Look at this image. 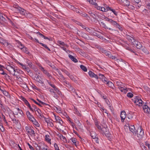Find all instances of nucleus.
Instances as JSON below:
<instances>
[{
    "label": "nucleus",
    "instance_id": "c756f323",
    "mask_svg": "<svg viewBox=\"0 0 150 150\" xmlns=\"http://www.w3.org/2000/svg\"><path fill=\"white\" fill-rule=\"evenodd\" d=\"M31 121L33 122V124L37 127H39L40 124L38 122L36 121L35 118V120H31Z\"/></svg>",
    "mask_w": 150,
    "mask_h": 150
},
{
    "label": "nucleus",
    "instance_id": "ea45409f",
    "mask_svg": "<svg viewBox=\"0 0 150 150\" xmlns=\"http://www.w3.org/2000/svg\"><path fill=\"white\" fill-rule=\"evenodd\" d=\"M115 27L117 28L121 31H122L123 30V28L118 23L115 26Z\"/></svg>",
    "mask_w": 150,
    "mask_h": 150
},
{
    "label": "nucleus",
    "instance_id": "1a4fd4ad",
    "mask_svg": "<svg viewBox=\"0 0 150 150\" xmlns=\"http://www.w3.org/2000/svg\"><path fill=\"white\" fill-rule=\"evenodd\" d=\"M132 44L135 46L138 49H140L142 47V45L141 43L139 42L136 41L135 40L133 42Z\"/></svg>",
    "mask_w": 150,
    "mask_h": 150
},
{
    "label": "nucleus",
    "instance_id": "393cba45",
    "mask_svg": "<svg viewBox=\"0 0 150 150\" xmlns=\"http://www.w3.org/2000/svg\"><path fill=\"white\" fill-rule=\"evenodd\" d=\"M45 141L50 144H51V139L50 136L48 134H46L45 136Z\"/></svg>",
    "mask_w": 150,
    "mask_h": 150
},
{
    "label": "nucleus",
    "instance_id": "2eb2a0df",
    "mask_svg": "<svg viewBox=\"0 0 150 150\" xmlns=\"http://www.w3.org/2000/svg\"><path fill=\"white\" fill-rule=\"evenodd\" d=\"M26 115L30 120L31 121L32 120H35V118L31 114L29 111H28L26 112Z\"/></svg>",
    "mask_w": 150,
    "mask_h": 150
},
{
    "label": "nucleus",
    "instance_id": "6e6d98bb",
    "mask_svg": "<svg viewBox=\"0 0 150 150\" xmlns=\"http://www.w3.org/2000/svg\"><path fill=\"white\" fill-rule=\"evenodd\" d=\"M104 7L105 8V9H107L108 10V11L110 10V8L106 4L104 5Z\"/></svg>",
    "mask_w": 150,
    "mask_h": 150
},
{
    "label": "nucleus",
    "instance_id": "c03bdc74",
    "mask_svg": "<svg viewBox=\"0 0 150 150\" xmlns=\"http://www.w3.org/2000/svg\"><path fill=\"white\" fill-rule=\"evenodd\" d=\"M38 34H39V35L41 36L42 37L44 38L45 39H48V38L47 37H45L41 33H40L38 32L37 33Z\"/></svg>",
    "mask_w": 150,
    "mask_h": 150
},
{
    "label": "nucleus",
    "instance_id": "4be33fe9",
    "mask_svg": "<svg viewBox=\"0 0 150 150\" xmlns=\"http://www.w3.org/2000/svg\"><path fill=\"white\" fill-rule=\"evenodd\" d=\"M124 86H122L121 87H118L120 90L122 92H123L125 93H126L127 91V88H124Z\"/></svg>",
    "mask_w": 150,
    "mask_h": 150
},
{
    "label": "nucleus",
    "instance_id": "0eeeda50",
    "mask_svg": "<svg viewBox=\"0 0 150 150\" xmlns=\"http://www.w3.org/2000/svg\"><path fill=\"white\" fill-rule=\"evenodd\" d=\"M25 129L27 132L30 134V135H35L34 131L31 129L30 127H26Z\"/></svg>",
    "mask_w": 150,
    "mask_h": 150
},
{
    "label": "nucleus",
    "instance_id": "473e14b6",
    "mask_svg": "<svg viewBox=\"0 0 150 150\" xmlns=\"http://www.w3.org/2000/svg\"><path fill=\"white\" fill-rule=\"evenodd\" d=\"M89 13L90 15L91 16H92V17L94 18H97V16L93 13L91 11H89Z\"/></svg>",
    "mask_w": 150,
    "mask_h": 150
},
{
    "label": "nucleus",
    "instance_id": "f8f14e48",
    "mask_svg": "<svg viewBox=\"0 0 150 150\" xmlns=\"http://www.w3.org/2000/svg\"><path fill=\"white\" fill-rule=\"evenodd\" d=\"M54 116L56 120V122L59 123L61 125H62L63 122L61 120V118L59 117L56 116L55 115H54Z\"/></svg>",
    "mask_w": 150,
    "mask_h": 150
},
{
    "label": "nucleus",
    "instance_id": "f03ea898",
    "mask_svg": "<svg viewBox=\"0 0 150 150\" xmlns=\"http://www.w3.org/2000/svg\"><path fill=\"white\" fill-rule=\"evenodd\" d=\"M6 69L9 71L10 73L13 74V75L15 76L16 75L15 74L16 72V69L14 65L13 64H10L9 65H8L6 67Z\"/></svg>",
    "mask_w": 150,
    "mask_h": 150
},
{
    "label": "nucleus",
    "instance_id": "9d476101",
    "mask_svg": "<svg viewBox=\"0 0 150 150\" xmlns=\"http://www.w3.org/2000/svg\"><path fill=\"white\" fill-rule=\"evenodd\" d=\"M100 50L101 52L103 53H104L106 55L108 56V57H109L110 56L111 53L110 52L105 50L101 47H100Z\"/></svg>",
    "mask_w": 150,
    "mask_h": 150
},
{
    "label": "nucleus",
    "instance_id": "a19ab883",
    "mask_svg": "<svg viewBox=\"0 0 150 150\" xmlns=\"http://www.w3.org/2000/svg\"><path fill=\"white\" fill-rule=\"evenodd\" d=\"M71 140L73 143L76 145V139L74 138H71Z\"/></svg>",
    "mask_w": 150,
    "mask_h": 150
},
{
    "label": "nucleus",
    "instance_id": "cd10ccee",
    "mask_svg": "<svg viewBox=\"0 0 150 150\" xmlns=\"http://www.w3.org/2000/svg\"><path fill=\"white\" fill-rule=\"evenodd\" d=\"M64 85L67 87L68 88H69L71 87V85L68 81H64Z\"/></svg>",
    "mask_w": 150,
    "mask_h": 150
},
{
    "label": "nucleus",
    "instance_id": "79ce46f5",
    "mask_svg": "<svg viewBox=\"0 0 150 150\" xmlns=\"http://www.w3.org/2000/svg\"><path fill=\"white\" fill-rule=\"evenodd\" d=\"M127 117L130 120L132 119L133 118L132 115L130 113H129L127 114Z\"/></svg>",
    "mask_w": 150,
    "mask_h": 150
},
{
    "label": "nucleus",
    "instance_id": "5fc2aeb1",
    "mask_svg": "<svg viewBox=\"0 0 150 150\" xmlns=\"http://www.w3.org/2000/svg\"><path fill=\"white\" fill-rule=\"evenodd\" d=\"M99 78L101 80H102L105 77V76L103 74H99Z\"/></svg>",
    "mask_w": 150,
    "mask_h": 150
},
{
    "label": "nucleus",
    "instance_id": "8fccbe9b",
    "mask_svg": "<svg viewBox=\"0 0 150 150\" xmlns=\"http://www.w3.org/2000/svg\"><path fill=\"white\" fill-rule=\"evenodd\" d=\"M100 110L103 112H104L105 113H106L107 114H108V112H107V110H106L104 108H101V109H100Z\"/></svg>",
    "mask_w": 150,
    "mask_h": 150
},
{
    "label": "nucleus",
    "instance_id": "423d86ee",
    "mask_svg": "<svg viewBox=\"0 0 150 150\" xmlns=\"http://www.w3.org/2000/svg\"><path fill=\"white\" fill-rule=\"evenodd\" d=\"M40 69L43 71V73L49 79H51L52 76L46 70H45L42 67H40Z\"/></svg>",
    "mask_w": 150,
    "mask_h": 150
},
{
    "label": "nucleus",
    "instance_id": "37998d69",
    "mask_svg": "<svg viewBox=\"0 0 150 150\" xmlns=\"http://www.w3.org/2000/svg\"><path fill=\"white\" fill-rule=\"evenodd\" d=\"M117 85L119 86V87H121L122 86H124L123 85V84L122 83L120 82H117L116 83Z\"/></svg>",
    "mask_w": 150,
    "mask_h": 150
},
{
    "label": "nucleus",
    "instance_id": "a878e982",
    "mask_svg": "<svg viewBox=\"0 0 150 150\" xmlns=\"http://www.w3.org/2000/svg\"><path fill=\"white\" fill-rule=\"evenodd\" d=\"M122 2L125 6H127L129 5L130 2L127 0H123Z\"/></svg>",
    "mask_w": 150,
    "mask_h": 150
},
{
    "label": "nucleus",
    "instance_id": "de8ad7c7",
    "mask_svg": "<svg viewBox=\"0 0 150 150\" xmlns=\"http://www.w3.org/2000/svg\"><path fill=\"white\" fill-rule=\"evenodd\" d=\"M54 146L55 148V150H60L58 146L56 144H54Z\"/></svg>",
    "mask_w": 150,
    "mask_h": 150
},
{
    "label": "nucleus",
    "instance_id": "c9c22d12",
    "mask_svg": "<svg viewBox=\"0 0 150 150\" xmlns=\"http://www.w3.org/2000/svg\"><path fill=\"white\" fill-rule=\"evenodd\" d=\"M57 43L58 44H59V45H60L63 46H67V45L64 44V42L61 41H57Z\"/></svg>",
    "mask_w": 150,
    "mask_h": 150
},
{
    "label": "nucleus",
    "instance_id": "a211bd4d",
    "mask_svg": "<svg viewBox=\"0 0 150 150\" xmlns=\"http://www.w3.org/2000/svg\"><path fill=\"white\" fill-rule=\"evenodd\" d=\"M88 1L89 2V3L93 5L94 7L96 8L97 6H98L97 4L96 3V0H86Z\"/></svg>",
    "mask_w": 150,
    "mask_h": 150
},
{
    "label": "nucleus",
    "instance_id": "f257e3e1",
    "mask_svg": "<svg viewBox=\"0 0 150 150\" xmlns=\"http://www.w3.org/2000/svg\"><path fill=\"white\" fill-rule=\"evenodd\" d=\"M133 102L137 105L139 107L142 106L144 105V103L142 101L141 98L138 96H135L132 99Z\"/></svg>",
    "mask_w": 150,
    "mask_h": 150
},
{
    "label": "nucleus",
    "instance_id": "b1692460",
    "mask_svg": "<svg viewBox=\"0 0 150 150\" xmlns=\"http://www.w3.org/2000/svg\"><path fill=\"white\" fill-rule=\"evenodd\" d=\"M101 24L102 27L105 29H108L112 30H113V29L108 27L103 22H101Z\"/></svg>",
    "mask_w": 150,
    "mask_h": 150
},
{
    "label": "nucleus",
    "instance_id": "6ab92c4d",
    "mask_svg": "<svg viewBox=\"0 0 150 150\" xmlns=\"http://www.w3.org/2000/svg\"><path fill=\"white\" fill-rule=\"evenodd\" d=\"M88 74L89 76L91 77H94L97 79H98L99 78L98 76L97 75L95 74L91 71H90L88 72Z\"/></svg>",
    "mask_w": 150,
    "mask_h": 150
},
{
    "label": "nucleus",
    "instance_id": "bb28decb",
    "mask_svg": "<svg viewBox=\"0 0 150 150\" xmlns=\"http://www.w3.org/2000/svg\"><path fill=\"white\" fill-rule=\"evenodd\" d=\"M54 91H55V92L56 93H57V94L59 96H61L62 95L61 92L57 88L56 86L54 88Z\"/></svg>",
    "mask_w": 150,
    "mask_h": 150
},
{
    "label": "nucleus",
    "instance_id": "9b49d317",
    "mask_svg": "<svg viewBox=\"0 0 150 150\" xmlns=\"http://www.w3.org/2000/svg\"><path fill=\"white\" fill-rule=\"evenodd\" d=\"M0 43L4 45L5 46H10L11 44L8 43L6 40H4L1 38L0 37Z\"/></svg>",
    "mask_w": 150,
    "mask_h": 150
},
{
    "label": "nucleus",
    "instance_id": "5701e85b",
    "mask_svg": "<svg viewBox=\"0 0 150 150\" xmlns=\"http://www.w3.org/2000/svg\"><path fill=\"white\" fill-rule=\"evenodd\" d=\"M68 56L69 58L74 62L76 63L78 62V60H77V59L75 58L71 54H69Z\"/></svg>",
    "mask_w": 150,
    "mask_h": 150
},
{
    "label": "nucleus",
    "instance_id": "f704fd0d",
    "mask_svg": "<svg viewBox=\"0 0 150 150\" xmlns=\"http://www.w3.org/2000/svg\"><path fill=\"white\" fill-rule=\"evenodd\" d=\"M40 44L42 46L45 47V48H46L47 50L49 51H50V49L49 48V47L45 44H44L42 43H40Z\"/></svg>",
    "mask_w": 150,
    "mask_h": 150
},
{
    "label": "nucleus",
    "instance_id": "4468645a",
    "mask_svg": "<svg viewBox=\"0 0 150 150\" xmlns=\"http://www.w3.org/2000/svg\"><path fill=\"white\" fill-rule=\"evenodd\" d=\"M120 116L121 118L122 121V122H123L126 116V114L125 111H122L120 114Z\"/></svg>",
    "mask_w": 150,
    "mask_h": 150
},
{
    "label": "nucleus",
    "instance_id": "864d4df0",
    "mask_svg": "<svg viewBox=\"0 0 150 150\" xmlns=\"http://www.w3.org/2000/svg\"><path fill=\"white\" fill-rule=\"evenodd\" d=\"M110 10L115 15L117 16V12L115 11V10L110 8Z\"/></svg>",
    "mask_w": 150,
    "mask_h": 150
},
{
    "label": "nucleus",
    "instance_id": "69168bd1",
    "mask_svg": "<svg viewBox=\"0 0 150 150\" xmlns=\"http://www.w3.org/2000/svg\"><path fill=\"white\" fill-rule=\"evenodd\" d=\"M0 74L2 75H7V74L4 71L3 69L1 70H0Z\"/></svg>",
    "mask_w": 150,
    "mask_h": 150
},
{
    "label": "nucleus",
    "instance_id": "e433bc0d",
    "mask_svg": "<svg viewBox=\"0 0 150 150\" xmlns=\"http://www.w3.org/2000/svg\"><path fill=\"white\" fill-rule=\"evenodd\" d=\"M81 68L84 71L86 72L87 71V69L86 67L83 65H81L80 66Z\"/></svg>",
    "mask_w": 150,
    "mask_h": 150
},
{
    "label": "nucleus",
    "instance_id": "ddd939ff",
    "mask_svg": "<svg viewBox=\"0 0 150 150\" xmlns=\"http://www.w3.org/2000/svg\"><path fill=\"white\" fill-rule=\"evenodd\" d=\"M143 110L145 113L149 114L150 112V108L148 106L144 105L143 107Z\"/></svg>",
    "mask_w": 150,
    "mask_h": 150
},
{
    "label": "nucleus",
    "instance_id": "aec40b11",
    "mask_svg": "<svg viewBox=\"0 0 150 150\" xmlns=\"http://www.w3.org/2000/svg\"><path fill=\"white\" fill-rule=\"evenodd\" d=\"M96 8L98 10H99L103 12H106L108 11V10L107 9H105V8L104 7H102L98 6Z\"/></svg>",
    "mask_w": 150,
    "mask_h": 150
},
{
    "label": "nucleus",
    "instance_id": "58836bf2",
    "mask_svg": "<svg viewBox=\"0 0 150 150\" xmlns=\"http://www.w3.org/2000/svg\"><path fill=\"white\" fill-rule=\"evenodd\" d=\"M74 113L79 116H81L80 113L77 109L74 110Z\"/></svg>",
    "mask_w": 150,
    "mask_h": 150
},
{
    "label": "nucleus",
    "instance_id": "3c124183",
    "mask_svg": "<svg viewBox=\"0 0 150 150\" xmlns=\"http://www.w3.org/2000/svg\"><path fill=\"white\" fill-rule=\"evenodd\" d=\"M104 83H105L106 82L107 83V82L108 81V79L107 78H106L105 76L104 78H103L102 80H101Z\"/></svg>",
    "mask_w": 150,
    "mask_h": 150
},
{
    "label": "nucleus",
    "instance_id": "774afa93",
    "mask_svg": "<svg viewBox=\"0 0 150 150\" xmlns=\"http://www.w3.org/2000/svg\"><path fill=\"white\" fill-rule=\"evenodd\" d=\"M146 7L150 10V2L147 4Z\"/></svg>",
    "mask_w": 150,
    "mask_h": 150
},
{
    "label": "nucleus",
    "instance_id": "4d7b16f0",
    "mask_svg": "<svg viewBox=\"0 0 150 150\" xmlns=\"http://www.w3.org/2000/svg\"><path fill=\"white\" fill-rule=\"evenodd\" d=\"M96 126L98 128V129L100 130V132L102 128V127H101V126H100L98 124H96Z\"/></svg>",
    "mask_w": 150,
    "mask_h": 150
},
{
    "label": "nucleus",
    "instance_id": "72a5a7b5",
    "mask_svg": "<svg viewBox=\"0 0 150 150\" xmlns=\"http://www.w3.org/2000/svg\"><path fill=\"white\" fill-rule=\"evenodd\" d=\"M112 25L115 27L118 23L112 19L110 23Z\"/></svg>",
    "mask_w": 150,
    "mask_h": 150
},
{
    "label": "nucleus",
    "instance_id": "7ed1b4c3",
    "mask_svg": "<svg viewBox=\"0 0 150 150\" xmlns=\"http://www.w3.org/2000/svg\"><path fill=\"white\" fill-rule=\"evenodd\" d=\"M137 133V136L140 139H142L144 136V132L142 128L141 127H140L138 128Z\"/></svg>",
    "mask_w": 150,
    "mask_h": 150
},
{
    "label": "nucleus",
    "instance_id": "49530a36",
    "mask_svg": "<svg viewBox=\"0 0 150 150\" xmlns=\"http://www.w3.org/2000/svg\"><path fill=\"white\" fill-rule=\"evenodd\" d=\"M60 139L65 142H67V141L66 138L63 136L62 137V138Z\"/></svg>",
    "mask_w": 150,
    "mask_h": 150
},
{
    "label": "nucleus",
    "instance_id": "09e8293b",
    "mask_svg": "<svg viewBox=\"0 0 150 150\" xmlns=\"http://www.w3.org/2000/svg\"><path fill=\"white\" fill-rule=\"evenodd\" d=\"M133 96V94L131 93H128L127 94V96L129 98H132Z\"/></svg>",
    "mask_w": 150,
    "mask_h": 150
},
{
    "label": "nucleus",
    "instance_id": "f3484780",
    "mask_svg": "<svg viewBox=\"0 0 150 150\" xmlns=\"http://www.w3.org/2000/svg\"><path fill=\"white\" fill-rule=\"evenodd\" d=\"M40 149L41 150H48V147L44 143H42L40 146Z\"/></svg>",
    "mask_w": 150,
    "mask_h": 150
},
{
    "label": "nucleus",
    "instance_id": "0e129e2a",
    "mask_svg": "<svg viewBox=\"0 0 150 150\" xmlns=\"http://www.w3.org/2000/svg\"><path fill=\"white\" fill-rule=\"evenodd\" d=\"M47 126L50 127H52L54 125L53 123L51 121L49 123V124L47 125Z\"/></svg>",
    "mask_w": 150,
    "mask_h": 150
},
{
    "label": "nucleus",
    "instance_id": "13d9d810",
    "mask_svg": "<svg viewBox=\"0 0 150 150\" xmlns=\"http://www.w3.org/2000/svg\"><path fill=\"white\" fill-rule=\"evenodd\" d=\"M48 83L52 87L54 88L56 86L53 84L51 83L50 82H49L48 81H47Z\"/></svg>",
    "mask_w": 150,
    "mask_h": 150
},
{
    "label": "nucleus",
    "instance_id": "6e6552de",
    "mask_svg": "<svg viewBox=\"0 0 150 150\" xmlns=\"http://www.w3.org/2000/svg\"><path fill=\"white\" fill-rule=\"evenodd\" d=\"M128 127L130 131L132 132L133 134L136 135L137 134L136 130L135 129V127L134 125H128Z\"/></svg>",
    "mask_w": 150,
    "mask_h": 150
},
{
    "label": "nucleus",
    "instance_id": "603ef678",
    "mask_svg": "<svg viewBox=\"0 0 150 150\" xmlns=\"http://www.w3.org/2000/svg\"><path fill=\"white\" fill-rule=\"evenodd\" d=\"M2 92L3 93V94L5 96H7L8 95V93L6 91H4L3 90Z\"/></svg>",
    "mask_w": 150,
    "mask_h": 150
},
{
    "label": "nucleus",
    "instance_id": "680f3d73",
    "mask_svg": "<svg viewBox=\"0 0 150 150\" xmlns=\"http://www.w3.org/2000/svg\"><path fill=\"white\" fill-rule=\"evenodd\" d=\"M80 14L81 16L84 17H85L86 16V14L84 12H81L80 13Z\"/></svg>",
    "mask_w": 150,
    "mask_h": 150
},
{
    "label": "nucleus",
    "instance_id": "7c9ffc66",
    "mask_svg": "<svg viewBox=\"0 0 150 150\" xmlns=\"http://www.w3.org/2000/svg\"><path fill=\"white\" fill-rule=\"evenodd\" d=\"M54 90H54L51 88L50 89V92L53 93V94L52 93V94L54 95V96L55 98H57L58 97V96H57V94H56V93Z\"/></svg>",
    "mask_w": 150,
    "mask_h": 150
},
{
    "label": "nucleus",
    "instance_id": "dca6fc26",
    "mask_svg": "<svg viewBox=\"0 0 150 150\" xmlns=\"http://www.w3.org/2000/svg\"><path fill=\"white\" fill-rule=\"evenodd\" d=\"M18 12H19L22 15L26 16L27 15L26 11L21 8L18 9Z\"/></svg>",
    "mask_w": 150,
    "mask_h": 150
},
{
    "label": "nucleus",
    "instance_id": "4c0bfd02",
    "mask_svg": "<svg viewBox=\"0 0 150 150\" xmlns=\"http://www.w3.org/2000/svg\"><path fill=\"white\" fill-rule=\"evenodd\" d=\"M23 52L25 53L26 54H28L29 53V52L28 50V49L27 48L24 47L21 50Z\"/></svg>",
    "mask_w": 150,
    "mask_h": 150
},
{
    "label": "nucleus",
    "instance_id": "20e7f679",
    "mask_svg": "<svg viewBox=\"0 0 150 150\" xmlns=\"http://www.w3.org/2000/svg\"><path fill=\"white\" fill-rule=\"evenodd\" d=\"M34 110L35 112H36V114L40 118L42 119L43 117H44V116L40 109L38 108H35Z\"/></svg>",
    "mask_w": 150,
    "mask_h": 150
},
{
    "label": "nucleus",
    "instance_id": "bf43d9fd",
    "mask_svg": "<svg viewBox=\"0 0 150 150\" xmlns=\"http://www.w3.org/2000/svg\"><path fill=\"white\" fill-rule=\"evenodd\" d=\"M12 121L13 122L16 124H18V120H17L15 119H12Z\"/></svg>",
    "mask_w": 150,
    "mask_h": 150
},
{
    "label": "nucleus",
    "instance_id": "338daca9",
    "mask_svg": "<svg viewBox=\"0 0 150 150\" xmlns=\"http://www.w3.org/2000/svg\"><path fill=\"white\" fill-rule=\"evenodd\" d=\"M18 47L19 49H20L21 50H22L23 49V47H24L22 44L21 45H18Z\"/></svg>",
    "mask_w": 150,
    "mask_h": 150
},
{
    "label": "nucleus",
    "instance_id": "a18cd8bd",
    "mask_svg": "<svg viewBox=\"0 0 150 150\" xmlns=\"http://www.w3.org/2000/svg\"><path fill=\"white\" fill-rule=\"evenodd\" d=\"M0 129L2 132H4V128L1 123H0Z\"/></svg>",
    "mask_w": 150,
    "mask_h": 150
},
{
    "label": "nucleus",
    "instance_id": "2f4dec72",
    "mask_svg": "<svg viewBox=\"0 0 150 150\" xmlns=\"http://www.w3.org/2000/svg\"><path fill=\"white\" fill-rule=\"evenodd\" d=\"M127 39L128 40L129 42H131L132 43L134 41L135 39H134L132 37L130 36H128L127 37Z\"/></svg>",
    "mask_w": 150,
    "mask_h": 150
},
{
    "label": "nucleus",
    "instance_id": "39448f33",
    "mask_svg": "<svg viewBox=\"0 0 150 150\" xmlns=\"http://www.w3.org/2000/svg\"><path fill=\"white\" fill-rule=\"evenodd\" d=\"M102 127L100 132L103 134H108V130L107 126L106 125H104V126H102Z\"/></svg>",
    "mask_w": 150,
    "mask_h": 150
},
{
    "label": "nucleus",
    "instance_id": "412c9836",
    "mask_svg": "<svg viewBox=\"0 0 150 150\" xmlns=\"http://www.w3.org/2000/svg\"><path fill=\"white\" fill-rule=\"evenodd\" d=\"M40 76L38 74H36L35 76V80L39 83H43V81L40 79Z\"/></svg>",
    "mask_w": 150,
    "mask_h": 150
},
{
    "label": "nucleus",
    "instance_id": "e2e57ef3",
    "mask_svg": "<svg viewBox=\"0 0 150 150\" xmlns=\"http://www.w3.org/2000/svg\"><path fill=\"white\" fill-rule=\"evenodd\" d=\"M71 92H74V93L76 95V96L77 97H79L78 95V94H77V93L75 91V89H73L72 90H71Z\"/></svg>",
    "mask_w": 150,
    "mask_h": 150
},
{
    "label": "nucleus",
    "instance_id": "052dcab7",
    "mask_svg": "<svg viewBox=\"0 0 150 150\" xmlns=\"http://www.w3.org/2000/svg\"><path fill=\"white\" fill-rule=\"evenodd\" d=\"M37 100L39 102V103H40L41 104V105H46V104L45 103H44V102H43L40 100H39L38 99Z\"/></svg>",
    "mask_w": 150,
    "mask_h": 150
},
{
    "label": "nucleus",
    "instance_id": "c85d7f7f",
    "mask_svg": "<svg viewBox=\"0 0 150 150\" xmlns=\"http://www.w3.org/2000/svg\"><path fill=\"white\" fill-rule=\"evenodd\" d=\"M106 84L110 88H113L114 86V84L111 82L108 81L106 83Z\"/></svg>",
    "mask_w": 150,
    "mask_h": 150
}]
</instances>
